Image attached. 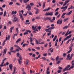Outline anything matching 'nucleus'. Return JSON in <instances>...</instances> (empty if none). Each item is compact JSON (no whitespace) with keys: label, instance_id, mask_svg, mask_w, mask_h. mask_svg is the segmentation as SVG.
Returning <instances> with one entry per match:
<instances>
[{"label":"nucleus","instance_id":"46","mask_svg":"<svg viewBox=\"0 0 74 74\" xmlns=\"http://www.w3.org/2000/svg\"><path fill=\"white\" fill-rule=\"evenodd\" d=\"M57 72L58 73H61V72H62V71H61L60 70H58L57 71Z\"/></svg>","mask_w":74,"mask_h":74},{"label":"nucleus","instance_id":"31","mask_svg":"<svg viewBox=\"0 0 74 74\" xmlns=\"http://www.w3.org/2000/svg\"><path fill=\"white\" fill-rule=\"evenodd\" d=\"M69 2H70V0L66 1H65V4H67V3H69Z\"/></svg>","mask_w":74,"mask_h":74},{"label":"nucleus","instance_id":"62","mask_svg":"<svg viewBox=\"0 0 74 74\" xmlns=\"http://www.w3.org/2000/svg\"><path fill=\"white\" fill-rule=\"evenodd\" d=\"M16 55L18 57H19V53H17Z\"/></svg>","mask_w":74,"mask_h":74},{"label":"nucleus","instance_id":"23","mask_svg":"<svg viewBox=\"0 0 74 74\" xmlns=\"http://www.w3.org/2000/svg\"><path fill=\"white\" fill-rule=\"evenodd\" d=\"M53 12H50V13L49 12V15H50V16L53 15Z\"/></svg>","mask_w":74,"mask_h":74},{"label":"nucleus","instance_id":"37","mask_svg":"<svg viewBox=\"0 0 74 74\" xmlns=\"http://www.w3.org/2000/svg\"><path fill=\"white\" fill-rule=\"evenodd\" d=\"M6 14H7V12H6V11H5L3 14L4 17V16L6 15Z\"/></svg>","mask_w":74,"mask_h":74},{"label":"nucleus","instance_id":"28","mask_svg":"<svg viewBox=\"0 0 74 74\" xmlns=\"http://www.w3.org/2000/svg\"><path fill=\"white\" fill-rule=\"evenodd\" d=\"M46 19L47 20H49V21H50L51 19V18L50 17H47L46 18Z\"/></svg>","mask_w":74,"mask_h":74},{"label":"nucleus","instance_id":"24","mask_svg":"<svg viewBox=\"0 0 74 74\" xmlns=\"http://www.w3.org/2000/svg\"><path fill=\"white\" fill-rule=\"evenodd\" d=\"M57 38V36H55L54 37V38L53 40V41H55V40H56V39Z\"/></svg>","mask_w":74,"mask_h":74},{"label":"nucleus","instance_id":"60","mask_svg":"<svg viewBox=\"0 0 74 74\" xmlns=\"http://www.w3.org/2000/svg\"><path fill=\"white\" fill-rule=\"evenodd\" d=\"M11 52H13L14 53H15L16 52V50H13L11 51Z\"/></svg>","mask_w":74,"mask_h":74},{"label":"nucleus","instance_id":"27","mask_svg":"<svg viewBox=\"0 0 74 74\" xmlns=\"http://www.w3.org/2000/svg\"><path fill=\"white\" fill-rule=\"evenodd\" d=\"M15 36H18V34H14L13 36V38H14V39L15 38Z\"/></svg>","mask_w":74,"mask_h":74},{"label":"nucleus","instance_id":"26","mask_svg":"<svg viewBox=\"0 0 74 74\" xmlns=\"http://www.w3.org/2000/svg\"><path fill=\"white\" fill-rule=\"evenodd\" d=\"M45 2H44L43 3V6H42L43 8H44V7H45Z\"/></svg>","mask_w":74,"mask_h":74},{"label":"nucleus","instance_id":"16","mask_svg":"<svg viewBox=\"0 0 74 74\" xmlns=\"http://www.w3.org/2000/svg\"><path fill=\"white\" fill-rule=\"evenodd\" d=\"M59 56H57L56 58V60L57 62V61H58V60H59Z\"/></svg>","mask_w":74,"mask_h":74},{"label":"nucleus","instance_id":"43","mask_svg":"<svg viewBox=\"0 0 74 74\" xmlns=\"http://www.w3.org/2000/svg\"><path fill=\"white\" fill-rule=\"evenodd\" d=\"M58 14H59V12H57L56 13L55 15L56 16H57Z\"/></svg>","mask_w":74,"mask_h":74},{"label":"nucleus","instance_id":"52","mask_svg":"<svg viewBox=\"0 0 74 74\" xmlns=\"http://www.w3.org/2000/svg\"><path fill=\"white\" fill-rule=\"evenodd\" d=\"M50 29L51 30V31L52 30V29H55V27H50Z\"/></svg>","mask_w":74,"mask_h":74},{"label":"nucleus","instance_id":"10","mask_svg":"<svg viewBox=\"0 0 74 74\" xmlns=\"http://www.w3.org/2000/svg\"><path fill=\"white\" fill-rule=\"evenodd\" d=\"M19 15L20 17V18H21L22 21H23V20H24V18L23 17V16H22V14L21 13L19 14Z\"/></svg>","mask_w":74,"mask_h":74},{"label":"nucleus","instance_id":"22","mask_svg":"<svg viewBox=\"0 0 74 74\" xmlns=\"http://www.w3.org/2000/svg\"><path fill=\"white\" fill-rule=\"evenodd\" d=\"M21 41V38H19L16 40V43H17V42H19V41Z\"/></svg>","mask_w":74,"mask_h":74},{"label":"nucleus","instance_id":"41","mask_svg":"<svg viewBox=\"0 0 74 74\" xmlns=\"http://www.w3.org/2000/svg\"><path fill=\"white\" fill-rule=\"evenodd\" d=\"M16 31L17 33H19V31L18 30V28H16Z\"/></svg>","mask_w":74,"mask_h":74},{"label":"nucleus","instance_id":"53","mask_svg":"<svg viewBox=\"0 0 74 74\" xmlns=\"http://www.w3.org/2000/svg\"><path fill=\"white\" fill-rule=\"evenodd\" d=\"M52 3H56V0H53L52 1Z\"/></svg>","mask_w":74,"mask_h":74},{"label":"nucleus","instance_id":"64","mask_svg":"<svg viewBox=\"0 0 74 74\" xmlns=\"http://www.w3.org/2000/svg\"><path fill=\"white\" fill-rule=\"evenodd\" d=\"M47 46H48V44H47V43H46L45 45V47H47Z\"/></svg>","mask_w":74,"mask_h":74},{"label":"nucleus","instance_id":"2","mask_svg":"<svg viewBox=\"0 0 74 74\" xmlns=\"http://www.w3.org/2000/svg\"><path fill=\"white\" fill-rule=\"evenodd\" d=\"M72 35H70L69 36H67L63 40H62V42L61 45H62L63 43V41H65L66 40H67L68 39L70 38V37H71Z\"/></svg>","mask_w":74,"mask_h":74},{"label":"nucleus","instance_id":"44","mask_svg":"<svg viewBox=\"0 0 74 74\" xmlns=\"http://www.w3.org/2000/svg\"><path fill=\"white\" fill-rule=\"evenodd\" d=\"M14 49V47H12L10 48V52H11L12 51V50H13Z\"/></svg>","mask_w":74,"mask_h":74},{"label":"nucleus","instance_id":"50","mask_svg":"<svg viewBox=\"0 0 74 74\" xmlns=\"http://www.w3.org/2000/svg\"><path fill=\"white\" fill-rule=\"evenodd\" d=\"M66 14V13H63L62 16H62V17H63V16H64V15H65V14Z\"/></svg>","mask_w":74,"mask_h":74},{"label":"nucleus","instance_id":"38","mask_svg":"<svg viewBox=\"0 0 74 74\" xmlns=\"http://www.w3.org/2000/svg\"><path fill=\"white\" fill-rule=\"evenodd\" d=\"M68 19H69V18H65V19H64V22H66V21H67V20H68Z\"/></svg>","mask_w":74,"mask_h":74},{"label":"nucleus","instance_id":"49","mask_svg":"<svg viewBox=\"0 0 74 74\" xmlns=\"http://www.w3.org/2000/svg\"><path fill=\"white\" fill-rule=\"evenodd\" d=\"M36 19H40V17L39 16H37L36 17Z\"/></svg>","mask_w":74,"mask_h":74},{"label":"nucleus","instance_id":"19","mask_svg":"<svg viewBox=\"0 0 74 74\" xmlns=\"http://www.w3.org/2000/svg\"><path fill=\"white\" fill-rule=\"evenodd\" d=\"M14 28V27H13L10 28V33H11L12 32V30Z\"/></svg>","mask_w":74,"mask_h":74},{"label":"nucleus","instance_id":"1","mask_svg":"<svg viewBox=\"0 0 74 74\" xmlns=\"http://www.w3.org/2000/svg\"><path fill=\"white\" fill-rule=\"evenodd\" d=\"M73 53H72L70 58V54H69L67 56V58H66V60H71L72 59V58H73Z\"/></svg>","mask_w":74,"mask_h":74},{"label":"nucleus","instance_id":"35","mask_svg":"<svg viewBox=\"0 0 74 74\" xmlns=\"http://www.w3.org/2000/svg\"><path fill=\"white\" fill-rule=\"evenodd\" d=\"M69 30H68L67 32L65 34V36H67V35H68V33H69Z\"/></svg>","mask_w":74,"mask_h":74},{"label":"nucleus","instance_id":"33","mask_svg":"<svg viewBox=\"0 0 74 74\" xmlns=\"http://www.w3.org/2000/svg\"><path fill=\"white\" fill-rule=\"evenodd\" d=\"M6 66V64H4L3 65V64H2V65H1V64L0 65L1 67H2V66Z\"/></svg>","mask_w":74,"mask_h":74},{"label":"nucleus","instance_id":"17","mask_svg":"<svg viewBox=\"0 0 74 74\" xmlns=\"http://www.w3.org/2000/svg\"><path fill=\"white\" fill-rule=\"evenodd\" d=\"M7 59V58H5V59H4L3 60L2 63V64H1V66L2 65V64H4V62L5 60H6Z\"/></svg>","mask_w":74,"mask_h":74},{"label":"nucleus","instance_id":"15","mask_svg":"<svg viewBox=\"0 0 74 74\" xmlns=\"http://www.w3.org/2000/svg\"><path fill=\"white\" fill-rule=\"evenodd\" d=\"M10 36L8 35V37H7L6 38V40H10Z\"/></svg>","mask_w":74,"mask_h":74},{"label":"nucleus","instance_id":"18","mask_svg":"<svg viewBox=\"0 0 74 74\" xmlns=\"http://www.w3.org/2000/svg\"><path fill=\"white\" fill-rule=\"evenodd\" d=\"M71 13H72V11L71 10L68 13L67 15H69L71 14Z\"/></svg>","mask_w":74,"mask_h":74},{"label":"nucleus","instance_id":"13","mask_svg":"<svg viewBox=\"0 0 74 74\" xmlns=\"http://www.w3.org/2000/svg\"><path fill=\"white\" fill-rule=\"evenodd\" d=\"M12 64H10V65H9V67H10V69L11 70H12Z\"/></svg>","mask_w":74,"mask_h":74},{"label":"nucleus","instance_id":"20","mask_svg":"<svg viewBox=\"0 0 74 74\" xmlns=\"http://www.w3.org/2000/svg\"><path fill=\"white\" fill-rule=\"evenodd\" d=\"M68 70V68H67V67H66L65 69H64L63 71V72H64L65 71Z\"/></svg>","mask_w":74,"mask_h":74},{"label":"nucleus","instance_id":"48","mask_svg":"<svg viewBox=\"0 0 74 74\" xmlns=\"http://www.w3.org/2000/svg\"><path fill=\"white\" fill-rule=\"evenodd\" d=\"M59 4H61V5H63V2H59Z\"/></svg>","mask_w":74,"mask_h":74},{"label":"nucleus","instance_id":"32","mask_svg":"<svg viewBox=\"0 0 74 74\" xmlns=\"http://www.w3.org/2000/svg\"><path fill=\"white\" fill-rule=\"evenodd\" d=\"M45 15H46V16L49 15V12H46L45 14Z\"/></svg>","mask_w":74,"mask_h":74},{"label":"nucleus","instance_id":"45","mask_svg":"<svg viewBox=\"0 0 74 74\" xmlns=\"http://www.w3.org/2000/svg\"><path fill=\"white\" fill-rule=\"evenodd\" d=\"M30 5L31 6H33L34 5V3H30Z\"/></svg>","mask_w":74,"mask_h":74},{"label":"nucleus","instance_id":"21","mask_svg":"<svg viewBox=\"0 0 74 74\" xmlns=\"http://www.w3.org/2000/svg\"><path fill=\"white\" fill-rule=\"evenodd\" d=\"M40 57H41V54H39L38 55V57H36L35 59H38V58H40Z\"/></svg>","mask_w":74,"mask_h":74},{"label":"nucleus","instance_id":"3","mask_svg":"<svg viewBox=\"0 0 74 74\" xmlns=\"http://www.w3.org/2000/svg\"><path fill=\"white\" fill-rule=\"evenodd\" d=\"M68 6H65L64 7H62L61 8H60L61 9H64L62 11V12H64L65 11H66V10H67V8Z\"/></svg>","mask_w":74,"mask_h":74},{"label":"nucleus","instance_id":"7","mask_svg":"<svg viewBox=\"0 0 74 74\" xmlns=\"http://www.w3.org/2000/svg\"><path fill=\"white\" fill-rule=\"evenodd\" d=\"M26 8H28V11H30L31 10V6L29 5H28L26 7Z\"/></svg>","mask_w":74,"mask_h":74},{"label":"nucleus","instance_id":"47","mask_svg":"<svg viewBox=\"0 0 74 74\" xmlns=\"http://www.w3.org/2000/svg\"><path fill=\"white\" fill-rule=\"evenodd\" d=\"M26 32H27V33H31V31H30V30H26Z\"/></svg>","mask_w":74,"mask_h":74},{"label":"nucleus","instance_id":"36","mask_svg":"<svg viewBox=\"0 0 74 74\" xmlns=\"http://www.w3.org/2000/svg\"><path fill=\"white\" fill-rule=\"evenodd\" d=\"M71 39H69L68 40V41H67V42H66V44H69V42H70V41H71Z\"/></svg>","mask_w":74,"mask_h":74},{"label":"nucleus","instance_id":"34","mask_svg":"<svg viewBox=\"0 0 74 74\" xmlns=\"http://www.w3.org/2000/svg\"><path fill=\"white\" fill-rule=\"evenodd\" d=\"M6 41V40H4V41L3 43V45H2L3 47V46H4V45H5V42Z\"/></svg>","mask_w":74,"mask_h":74},{"label":"nucleus","instance_id":"14","mask_svg":"<svg viewBox=\"0 0 74 74\" xmlns=\"http://www.w3.org/2000/svg\"><path fill=\"white\" fill-rule=\"evenodd\" d=\"M58 39H57L56 41L55 46H56L58 45Z\"/></svg>","mask_w":74,"mask_h":74},{"label":"nucleus","instance_id":"5","mask_svg":"<svg viewBox=\"0 0 74 74\" xmlns=\"http://www.w3.org/2000/svg\"><path fill=\"white\" fill-rule=\"evenodd\" d=\"M45 30L46 32H49V33H51V30L50 28L48 29H45Z\"/></svg>","mask_w":74,"mask_h":74},{"label":"nucleus","instance_id":"11","mask_svg":"<svg viewBox=\"0 0 74 74\" xmlns=\"http://www.w3.org/2000/svg\"><path fill=\"white\" fill-rule=\"evenodd\" d=\"M29 20H26V23H25V25H27V24L29 25V24H30V23H27L28 22H29Z\"/></svg>","mask_w":74,"mask_h":74},{"label":"nucleus","instance_id":"55","mask_svg":"<svg viewBox=\"0 0 74 74\" xmlns=\"http://www.w3.org/2000/svg\"><path fill=\"white\" fill-rule=\"evenodd\" d=\"M13 4V2H11L9 3V5H12Z\"/></svg>","mask_w":74,"mask_h":74},{"label":"nucleus","instance_id":"51","mask_svg":"<svg viewBox=\"0 0 74 74\" xmlns=\"http://www.w3.org/2000/svg\"><path fill=\"white\" fill-rule=\"evenodd\" d=\"M28 63H29V60H27L26 62V64H27Z\"/></svg>","mask_w":74,"mask_h":74},{"label":"nucleus","instance_id":"12","mask_svg":"<svg viewBox=\"0 0 74 74\" xmlns=\"http://www.w3.org/2000/svg\"><path fill=\"white\" fill-rule=\"evenodd\" d=\"M16 67H14V71L12 73L13 74H15V71H16Z\"/></svg>","mask_w":74,"mask_h":74},{"label":"nucleus","instance_id":"63","mask_svg":"<svg viewBox=\"0 0 74 74\" xmlns=\"http://www.w3.org/2000/svg\"><path fill=\"white\" fill-rule=\"evenodd\" d=\"M38 29H39V31L40 30V29H41V27L40 26H39L38 27Z\"/></svg>","mask_w":74,"mask_h":74},{"label":"nucleus","instance_id":"58","mask_svg":"<svg viewBox=\"0 0 74 74\" xmlns=\"http://www.w3.org/2000/svg\"><path fill=\"white\" fill-rule=\"evenodd\" d=\"M47 53H44L43 54V56H47Z\"/></svg>","mask_w":74,"mask_h":74},{"label":"nucleus","instance_id":"61","mask_svg":"<svg viewBox=\"0 0 74 74\" xmlns=\"http://www.w3.org/2000/svg\"><path fill=\"white\" fill-rule=\"evenodd\" d=\"M24 34V35H26V34H28V32H25Z\"/></svg>","mask_w":74,"mask_h":74},{"label":"nucleus","instance_id":"56","mask_svg":"<svg viewBox=\"0 0 74 74\" xmlns=\"http://www.w3.org/2000/svg\"><path fill=\"white\" fill-rule=\"evenodd\" d=\"M63 58H59V60H63Z\"/></svg>","mask_w":74,"mask_h":74},{"label":"nucleus","instance_id":"9","mask_svg":"<svg viewBox=\"0 0 74 74\" xmlns=\"http://www.w3.org/2000/svg\"><path fill=\"white\" fill-rule=\"evenodd\" d=\"M18 19V18L16 17H14V19L12 20V21H13V22H16Z\"/></svg>","mask_w":74,"mask_h":74},{"label":"nucleus","instance_id":"30","mask_svg":"<svg viewBox=\"0 0 74 74\" xmlns=\"http://www.w3.org/2000/svg\"><path fill=\"white\" fill-rule=\"evenodd\" d=\"M68 27H69V26H66L64 27L63 28V29H67V28H68Z\"/></svg>","mask_w":74,"mask_h":74},{"label":"nucleus","instance_id":"59","mask_svg":"<svg viewBox=\"0 0 74 74\" xmlns=\"http://www.w3.org/2000/svg\"><path fill=\"white\" fill-rule=\"evenodd\" d=\"M61 40H62V37H61L59 38V42H60L61 41Z\"/></svg>","mask_w":74,"mask_h":74},{"label":"nucleus","instance_id":"39","mask_svg":"<svg viewBox=\"0 0 74 74\" xmlns=\"http://www.w3.org/2000/svg\"><path fill=\"white\" fill-rule=\"evenodd\" d=\"M29 39L30 40V42H33V38L31 37H30Z\"/></svg>","mask_w":74,"mask_h":74},{"label":"nucleus","instance_id":"29","mask_svg":"<svg viewBox=\"0 0 74 74\" xmlns=\"http://www.w3.org/2000/svg\"><path fill=\"white\" fill-rule=\"evenodd\" d=\"M33 30H35V31H36V32L38 31V30H37V29L36 28V27H34V28L33 29Z\"/></svg>","mask_w":74,"mask_h":74},{"label":"nucleus","instance_id":"42","mask_svg":"<svg viewBox=\"0 0 74 74\" xmlns=\"http://www.w3.org/2000/svg\"><path fill=\"white\" fill-rule=\"evenodd\" d=\"M74 66H71L70 68L69 69V70H70L71 69H73V68H74Z\"/></svg>","mask_w":74,"mask_h":74},{"label":"nucleus","instance_id":"57","mask_svg":"<svg viewBox=\"0 0 74 74\" xmlns=\"http://www.w3.org/2000/svg\"><path fill=\"white\" fill-rule=\"evenodd\" d=\"M42 59H43V60H46V58H45V57H42Z\"/></svg>","mask_w":74,"mask_h":74},{"label":"nucleus","instance_id":"8","mask_svg":"<svg viewBox=\"0 0 74 74\" xmlns=\"http://www.w3.org/2000/svg\"><path fill=\"white\" fill-rule=\"evenodd\" d=\"M49 67H47V74H50V71H49Z\"/></svg>","mask_w":74,"mask_h":74},{"label":"nucleus","instance_id":"40","mask_svg":"<svg viewBox=\"0 0 74 74\" xmlns=\"http://www.w3.org/2000/svg\"><path fill=\"white\" fill-rule=\"evenodd\" d=\"M18 63H19V64H21V63H22V61H21L20 60V59H18Z\"/></svg>","mask_w":74,"mask_h":74},{"label":"nucleus","instance_id":"25","mask_svg":"<svg viewBox=\"0 0 74 74\" xmlns=\"http://www.w3.org/2000/svg\"><path fill=\"white\" fill-rule=\"evenodd\" d=\"M28 45V44H26V43H25L23 45V47H25L26 46H27Z\"/></svg>","mask_w":74,"mask_h":74},{"label":"nucleus","instance_id":"4","mask_svg":"<svg viewBox=\"0 0 74 74\" xmlns=\"http://www.w3.org/2000/svg\"><path fill=\"white\" fill-rule=\"evenodd\" d=\"M7 51V48H5L4 49V51H3V52H1V53L0 54V56H1V55H2V53H3V56H4V54H6Z\"/></svg>","mask_w":74,"mask_h":74},{"label":"nucleus","instance_id":"6","mask_svg":"<svg viewBox=\"0 0 74 74\" xmlns=\"http://www.w3.org/2000/svg\"><path fill=\"white\" fill-rule=\"evenodd\" d=\"M57 24H59V25H61L62 23V20H58L57 21Z\"/></svg>","mask_w":74,"mask_h":74},{"label":"nucleus","instance_id":"54","mask_svg":"<svg viewBox=\"0 0 74 74\" xmlns=\"http://www.w3.org/2000/svg\"><path fill=\"white\" fill-rule=\"evenodd\" d=\"M72 47H69V49L71 51H72Z\"/></svg>","mask_w":74,"mask_h":74}]
</instances>
